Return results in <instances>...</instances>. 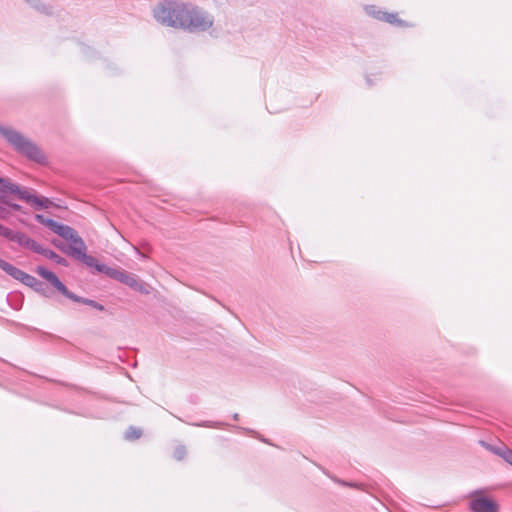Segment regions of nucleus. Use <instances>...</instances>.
<instances>
[{
    "mask_svg": "<svg viewBox=\"0 0 512 512\" xmlns=\"http://www.w3.org/2000/svg\"><path fill=\"white\" fill-rule=\"evenodd\" d=\"M188 9L189 4L166 0L153 8V17L162 25L184 29Z\"/></svg>",
    "mask_w": 512,
    "mask_h": 512,
    "instance_id": "1",
    "label": "nucleus"
},
{
    "mask_svg": "<svg viewBox=\"0 0 512 512\" xmlns=\"http://www.w3.org/2000/svg\"><path fill=\"white\" fill-rule=\"evenodd\" d=\"M0 135L19 153L27 158L41 162L45 159L41 150L23 134L0 124Z\"/></svg>",
    "mask_w": 512,
    "mask_h": 512,
    "instance_id": "2",
    "label": "nucleus"
},
{
    "mask_svg": "<svg viewBox=\"0 0 512 512\" xmlns=\"http://www.w3.org/2000/svg\"><path fill=\"white\" fill-rule=\"evenodd\" d=\"M185 28L190 31H205L209 29L214 22L212 15L197 7L189 5Z\"/></svg>",
    "mask_w": 512,
    "mask_h": 512,
    "instance_id": "3",
    "label": "nucleus"
},
{
    "mask_svg": "<svg viewBox=\"0 0 512 512\" xmlns=\"http://www.w3.org/2000/svg\"><path fill=\"white\" fill-rule=\"evenodd\" d=\"M108 277L117 280L142 294L150 293L149 285L138 279L134 274L128 273L124 270L111 268L110 271H108Z\"/></svg>",
    "mask_w": 512,
    "mask_h": 512,
    "instance_id": "4",
    "label": "nucleus"
},
{
    "mask_svg": "<svg viewBox=\"0 0 512 512\" xmlns=\"http://www.w3.org/2000/svg\"><path fill=\"white\" fill-rule=\"evenodd\" d=\"M86 249L87 247L85 243L79 242L78 248H75V252L70 256L82 261L86 266L94 268L97 272L104 273L108 276V271H110L111 267H108L105 264H101L95 257L87 255Z\"/></svg>",
    "mask_w": 512,
    "mask_h": 512,
    "instance_id": "5",
    "label": "nucleus"
},
{
    "mask_svg": "<svg viewBox=\"0 0 512 512\" xmlns=\"http://www.w3.org/2000/svg\"><path fill=\"white\" fill-rule=\"evenodd\" d=\"M472 512H499V504L493 498L477 493L469 501Z\"/></svg>",
    "mask_w": 512,
    "mask_h": 512,
    "instance_id": "6",
    "label": "nucleus"
},
{
    "mask_svg": "<svg viewBox=\"0 0 512 512\" xmlns=\"http://www.w3.org/2000/svg\"><path fill=\"white\" fill-rule=\"evenodd\" d=\"M52 231L71 242V244L68 246V250H64V252L68 255H71L75 252V248H78L79 242H84L82 238L77 234V232L70 226L56 222Z\"/></svg>",
    "mask_w": 512,
    "mask_h": 512,
    "instance_id": "7",
    "label": "nucleus"
},
{
    "mask_svg": "<svg viewBox=\"0 0 512 512\" xmlns=\"http://www.w3.org/2000/svg\"><path fill=\"white\" fill-rule=\"evenodd\" d=\"M36 272L65 297L69 299H76V295L66 288V286L59 280L55 273L42 266L37 267Z\"/></svg>",
    "mask_w": 512,
    "mask_h": 512,
    "instance_id": "8",
    "label": "nucleus"
},
{
    "mask_svg": "<svg viewBox=\"0 0 512 512\" xmlns=\"http://www.w3.org/2000/svg\"><path fill=\"white\" fill-rule=\"evenodd\" d=\"M36 272L65 297L69 299H76V295L66 288V286L59 280L55 273L42 266L37 267Z\"/></svg>",
    "mask_w": 512,
    "mask_h": 512,
    "instance_id": "9",
    "label": "nucleus"
},
{
    "mask_svg": "<svg viewBox=\"0 0 512 512\" xmlns=\"http://www.w3.org/2000/svg\"><path fill=\"white\" fill-rule=\"evenodd\" d=\"M367 13L374 16L375 18L388 22L390 24H401L402 22L397 18L396 14L382 12V11H376L375 7H368Z\"/></svg>",
    "mask_w": 512,
    "mask_h": 512,
    "instance_id": "10",
    "label": "nucleus"
},
{
    "mask_svg": "<svg viewBox=\"0 0 512 512\" xmlns=\"http://www.w3.org/2000/svg\"><path fill=\"white\" fill-rule=\"evenodd\" d=\"M9 193L16 194L21 200L26 201L27 203L31 204L34 198V194L30 193L29 190L21 188L20 186L16 184H12L11 187H9Z\"/></svg>",
    "mask_w": 512,
    "mask_h": 512,
    "instance_id": "11",
    "label": "nucleus"
},
{
    "mask_svg": "<svg viewBox=\"0 0 512 512\" xmlns=\"http://www.w3.org/2000/svg\"><path fill=\"white\" fill-rule=\"evenodd\" d=\"M0 269L5 271L8 275L18 280L20 276H23V271L8 263L7 261L0 259Z\"/></svg>",
    "mask_w": 512,
    "mask_h": 512,
    "instance_id": "12",
    "label": "nucleus"
},
{
    "mask_svg": "<svg viewBox=\"0 0 512 512\" xmlns=\"http://www.w3.org/2000/svg\"><path fill=\"white\" fill-rule=\"evenodd\" d=\"M31 205H33L36 209H47L52 205V202L46 197H39L35 195Z\"/></svg>",
    "mask_w": 512,
    "mask_h": 512,
    "instance_id": "13",
    "label": "nucleus"
},
{
    "mask_svg": "<svg viewBox=\"0 0 512 512\" xmlns=\"http://www.w3.org/2000/svg\"><path fill=\"white\" fill-rule=\"evenodd\" d=\"M30 240V237H28L26 234L22 232H13L11 241L16 242L22 247H26L28 244V241Z\"/></svg>",
    "mask_w": 512,
    "mask_h": 512,
    "instance_id": "14",
    "label": "nucleus"
},
{
    "mask_svg": "<svg viewBox=\"0 0 512 512\" xmlns=\"http://www.w3.org/2000/svg\"><path fill=\"white\" fill-rule=\"evenodd\" d=\"M72 301H75V302H79V303H83V304H86V305H89L97 310H100V311H103L104 310V306L99 304L98 302L94 301V300H91V299H86V298H82V297H79L76 295V299H71Z\"/></svg>",
    "mask_w": 512,
    "mask_h": 512,
    "instance_id": "15",
    "label": "nucleus"
},
{
    "mask_svg": "<svg viewBox=\"0 0 512 512\" xmlns=\"http://www.w3.org/2000/svg\"><path fill=\"white\" fill-rule=\"evenodd\" d=\"M496 454L500 455L506 462L512 466V450L503 447L493 450Z\"/></svg>",
    "mask_w": 512,
    "mask_h": 512,
    "instance_id": "16",
    "label": "nucleus"
},
{
    "mask_svg": "<svg viewBox=\"0 0 512 512\" xmlns=\"http://www.w3.org/2000/svg\"><path fill=\"white\" fill-rule=\"evenodd\" d=\"M18 280L30 287L40 285L35 277L25 273L24 271L23 276H20Z\"/></svg>",
    "mask_w": 512,
    "mask_h": 512,
    "instance_id": "17",
    "label": "nucleus"
},
{
    "mask_svg": "<svg viewBox=\"0 0 512 512\" xmlns=\"http://www.w3.org/2000/svg\"><path fill=\"white\" fill-rule=\"evenodd\" d=\"M45 257L55 261L56 263H58L60 265H63V266H67L68 265L66 259H64L63 257L59 256L58 254H56L54 251H52L50 249L48 250V252H46V256Z\"/></svg>",
    "mask_w": 512,
    "mask_h": 512,
    "instance_id": "18",
    "label": "nucleus"
},
{
    "mask_svg": "<svg viewBox=\"0 0 512 512\" xmlns=\"http://www.w3.org/2000/svg\"><path fill=\"white\" fill-rule=\"evenodd\" d=\"M141 434L142 431L139 428L130 427L125 433V438L127 440H135L138 439L141 436Z\"/></svg>",
    "mask_w": 512,
    "mask_h": 512,
    "instance_id": "19",
    "label": "nucleus"
},
{
    "mask_svg": "<svg viewBox=\"0 0 512 512\" xmlns=\"http://www.w3.org/2000/svg\"><path fill=\"white\" fill-rule=\"evenodd\" d=\"M35 219L36 221H38L39 223L47 226L48 228H50L51 230L54 228L55 224H56V221L52 220V219H48V218H45L43 215L41 214H36L35 215Z\"/></svg>",
    "mask_w": 512,
    "mask_h": 512,
    "instance_id": "20",
    "label": "nucleus"
},
{
    "mask_svg": "<svg viewBox=\"0 0 512 512\" xmlns=\"http://www.w3.org/2000/svg\"><path fill=\"white\" fill-rule=\"evenodd\" d=\"M12 184L10 180L0 177V198H2L3 194L9 193V187H11Z\"/></svg>",
    "mask_w": 512,
    "mask_h": 512,
    "instance_id": "21",
    "label": "nucleus"
},
{
    "mask_svg": "<svg viewBox=\"0 0 512 512\" xmlns=\"http://www.w3.org/2000/svg\"><path fill=\"white\" fill-rule=\"evenodd\" d=\"M186 455V449L183 446H179L174 450V457L177 460H182Z\"/></svg>",
    "mask_w": 512,
    "mask_h": 512,
    "instance_id": "22",
    "label": "nucleus"
},
{
    "mask_svg": "<svg viewBox=\"0 0 512 512\" xmlns=\"http://www.w3.org/2000/svg\"><path fill=\"white\" fill-rule=\"evenodd\" d=\"M13 232L11 229L0 224V235L11 240Z\"/></svg>",
    "mask_w": 512,
    "mask_h": 512,
    "instance_id": "23",
    "label": "nucleus"
},
{
    "mask_svg": "<svg viewBox=\"0 0 512 512\" xmlns=\"http://www.w3.org/2000/svg\"><path fill=\"white\" fill-rule=\"evenodd\" d=\"M38 245H39V243H37L36 241H34L33 239L30 238V240L28 241V244L25 248L30 249L33 252H35Z\"/></svg>",
    "mask_w": 512,
    "mask_h": 512,
    "instance_id": "24",
    "label": "nucleus"
},
{
    "mask_svg": "<svg viewBox=\"0 0 512 512\" xmlns=\"http://www.w3.org/2000/svg\"><path fill=\"white\" fill-rule=\"evenodd\" d=\"M49 249L47 248H44L41 244L38 245L35 253H38V254H41L43 255L44 257L46 256V252H48Z\"/></svg>",
    "mask_w": 512,
    "mask_h": 512,
    "instance_id": "25",
    "label": "nucleus"
},
{
    "mask_svg": "<svg viewBox=\"0 0 512 512\" xmlns=\"http://www.w3.org/2000/svg\"><path fill=\"white\" fill-rule=\"evenodd\" d=\"M53 244H54L57 248L61 249L63 252H64V250H68V247H64L61 243H59V242H58V241H56V240H55V241H53Z\"/></svg>",
    "mask_w": 512,
    "mask_h": 512,
    "instance_id": "26",
    "label": "nucleus"
},
{
    "mask_svg": "<svg viewBox=\"0 0 512 512\" xmlns=\"http://www.w3.org/2000/svg\"><path fill=\"white\" fill-rule=\"evenodd\" d=\"M9 207H11L13 210H20V205L10 202H5Z\"/></svg>",
    "mask_w": 512,
    "mask_h": 512,
    "instance_id": "27",
    "label": "nucleus"
},
{
    "mask_svg": "<svg viewBox=\"0 0 512 512\" xmlns=\"http://www.w3.org/2000/svg\"><path fill=\"white\" fill-rule=\"evenodd\" d=\"M0 215L1 217L0 218H5L6 215H5V209H3L2 207H0Z\"/></svg>",
    "mask_w": 512,
    "mask_h": 512,
    "instance_id": "28",
    "label": "nucleus"
},
{
    "mask_svg": "<svg viewBox=\"0 0 512 512\" xmlns=\"http://www.w3.org/2000/svg\"><path fill=\"white\" fill-rule=\"evenodd\" d=\"M233 418H234L235 420H238L239 415L236 413V414H234Z\"/></svg>",
    "mask_w": 512,
    "mask_h": 512,
    "instance_id": "29",
    "label": "nucleus"
}]
</instances>
